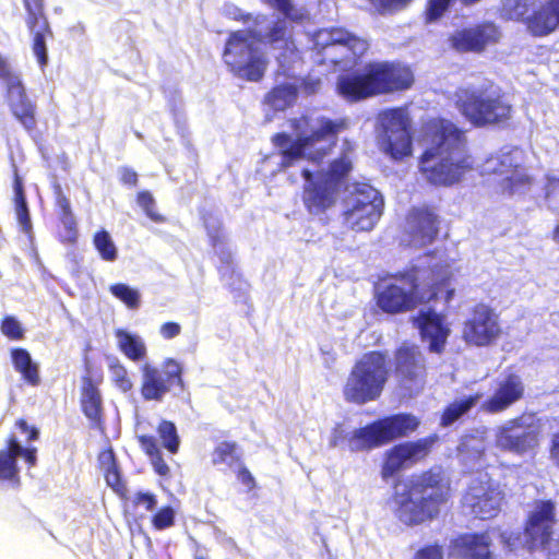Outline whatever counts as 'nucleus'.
I'll use <instances>...</instances> for the list:
<instances>
[{
	"label": "nucleus",
	"mask_w": 559,
	"mask_h": 559,
	"mask_svg": "<svg viewBox=\"0 0 559 559\" xmlns=\"http://www.w3.org/2000/svg\"><path fill=\"white\" fill-rule=\"evenodd\" d=\"M14 202H15V213L17 222L21 226V229L25 234H29L32 229L31 218L28 214V209L26 205V200L24 197L22 182L19 178L15 179L14 183Z\"/></svg>",
	"instance_id": "a19ab883"
},
{
	"label": "nucleus",
	"mask_w": 559,
	"mask_h": 559,
	"mask_svg": "<svg viewBox=\"0 0 559 559\" xmlns=\"http://www.w3.org/2000/svg\"><path fill=\"white\" fill-rule=\"evenodd\" d=\"M11 358L13 366L17 372H20L23 379L32 384L37 385L39 383L38 366L35 364L26 349L16 348L11 352Z\"/></svg>",
	"instance_id": "f704fd0d"
},
{
	"label": "nucleus",
	"mask_w": 559,
	"mask_h": 559,
	"mask_svg": "<svg viewBox=\"0 0 559 559\" xmlns=\"http://www.w3.org/2000/svg\"><path fill=\"white\" fill-rule=\"evenodd\" d=\"M110 293L121 300L127 307L135 309L140 305V293L126 284H114L109 287Z\"/></svg>",
	"instance_id": "a18cd8bd"
},
{
	"label": "nucleus",
	"mask_w": 559,
	"mask_h": 559,
	"mask_svg": "<svg viewBox=\"0 0 559 559\" xmlns=\"http://www.w3.org/2000/svg\"><path fill=\"white\" fill-rule=\"evenodd\" d=\"M522 163L523 151L515 147L497 157L487 159L483 165L481 173L500 176L502 190L513 194L523 191L531 183V178L525 168L522 167Z\"/></svg>",
	"instance_id": "2eb2a0df"
},
{
	"label": "nucleus",
	"mask_w": 559,
	"mask_h": 559,
	"mask_svg": "<svg viewBox=\"0 0 559 559\" xmlns=\"http://www.w3.org/2000/svg\"><path fill=\"white\" fill-rule=\"evenodd\" d=\"M134 502L144 507L147 511H153L157 503L155 496L148 492H138Z\"/></svg>",
	"instance_id": "5fc2aeb1"
},
{
	"label": "nucleus",
	"mask_w": 559,
	"mask_h": 559,
	"mask_svg": "<svg viewBox=\"0 0 559 559\" xmlns=\"http://www.w3.org/2000/svg\"><path fill=\"white\" fill-rule=\"evenodd\" d=\"M8 100L14 117L27 129L35 127L34 106L28 100L19 76H10Z\"/></svg>",
	"instance_id": "a878e982"
},
{
	"label": "nucleus",
	"mask_w": 559,
	"mask_h": 559,
	"mask_svg": "<svg viewBox=\"0 0 559 559\" xmlns=\"http://www.w3.org/2000/svg\"><path fill=\"white\" fill-rule=\"evenodd\" d=\"M414 322L420 331L423 341L428 343L429 350L441 353L450 334L444 318L432 309H421Z\"/></svg>",
	"instance_id": "4be33fe9"
},
{
	"label": "nucleus",
	"mask_w": 559,
	"mask_h": 559,
	"mask_svg": "<svg viewBox=\"0 0 559 559\" xmlns=\"http://www.w3.org/2000/svg\"><path fill=\"white\" fill-rule=\"evenodd\" d=\"M286 19L294 22H302L309 17V13L305 8H296L289 3V0L283 7L277 8Z\"/></svg>",
	"instance_id": "603ef678"
},
{
	"label": "nucleus",
	"mask_w": 559,
	"mask_h": 559,
	"mask_svg": "<svg viewBox=\"0 0 559 559\" xmlns=\"http://www.w3.org/2000/svg\"><path fill=\"white\" fill-rule=\"evenodd\" d=\"M81 403L83 412L87 418L94 421L99 420L102 413V396L91 379L84 380Z\"/></svg>",
	"instance_id": "e433bc0d"
},
{
	"label": "nucleus",
	"mask_w": 559,
	"mask_h": 559,
	"mask_svg": "<svg viewBox=\"0 0 559 559\" xmlns=\"http://www.w3.org/2000/svg\"><path fill=\"white\" fill-rule=\"evenodd\" d=\"M531 0H504L503 11L513 20L523 17L527 12V7Z\"/></svg>",
	"instance_id": "de8ad7c7"
},
{
	"label": "nucleus",
	"mask_w": 559,
	"mask_h": 559,
	"mask_svg": "<svg viewBox=\"0 0 559 559\" xmlns=\"http://www.w3.org/2000/svg\"><path fill=\"white\" fill-rule=\"evenodd\" d=\"M141 370V392L145 400L162 401L173 384L177 383L182 386V368L175 359H167L165 361L164 371L147 362L142 366Z\"/></svg>",
	"instance_id": "6ab92c4d"
},
{
	"label": "nucleus",
	"mask_w": 559,
	"mask_h": 559,
	"mask_svg": "<svg viewBox=\"0 0 559 559\" xmlns=\"http://www.w3.org/2000/svg\"><path fill=\"white\" fill-rule=\"evenodd\" d=\"M481 399V394L463 396L449 404L443 411L440 419L442 427H449L465 415Z\"/></svg>",
	"instance_id": "c9c22d12"
},
{
	"label": "nucleus",
	"mask_w": 559,
	"mask_h": 559,
	"mask_svg": "<svg viewBox=\"0 0 559 559\" xmlns=\"http://www.w3.org/2000/svg\"><path fill=\"white\" fill-rule=\"evenodd\" d=\"M551 456L556 464L559 466V433L554 436L552 447H551Z\"/></svg>",
	"instance_id": "774afa93"
},
{
	"label": "nucleus",
	"mask_w": 559,
	"mask_h": 559,
	"mask_svg": "<svg viewBox=\"0 0 559 559\" xmlns=\"http://www.w3.org/2000/svg\"><path fill=\"white\" fill-rule=\"evenodd\" d=\"M407 485H396L393 498L394 512L406 525H418L439 514L441 504L449 498V481L440 467L415 476Z\"/></svg>",
	"instance_id": "20e7f679"
},
{
	"label": "nucleus",
	"mask_w": 559,
	"mask_h": 559,
	"mask_svg": "<svg viewBox=\"0 0 559 559\" xmlns=\"http://www.w3.org/2000/svg\"><path fill=\"white\" fill-rule=\"evenodd\" d=\"M437 439V436H429L415 442H405L393 447L385 453L381 471L382 478L386 480L408 464L425 457Z\"/></svg>",
	"instance_id": "aec40b11"
},
{
	"label": "nucleus",
	"mask_w": 559,
	"mask_h": 559,
	"mask_svg": "<svg viewBox=\"0 0 559 559\" xmlns=\"http://www.w3.org/2000/svg\"><path fill=\"white\" fill-rule=\"evenodd\" d=\"M105 478L108 486L112 487L114 489H117V487L120 484V476L116 466H112V468H107L105 471Z\"/></svg>",
	"instance_id": "13d9d810"
},
{
	"label": "nucleus",
	"mask_w": 559,
	"mask_h": 559,
	"mask_svg": "<svg viewBox=\"0 0 559 559\" xmlns=\"http://www.w3.org/2000/svg\"><path fill=\"white\" fill-rule=\"evenodd\" d=\"M386 379L385 356L368 353L353 368L344 388L345 399L357 404L373 401L380 396Z\"/></svg>",
	"instance_id": "6e6552de"
},
{
	"label": "nucleus",
	"mask_w": 559,
	"mask_h": 559,
	"mask_svg": "<svg viewBox=\"0 0 559 559\" xmlns=\"http://www.w3.org/2000/svg\"><path fill=\"white\" fill-rule=\"evenodd\" d=\"M138 203L151 219L155 222L162 221V216L154 211L155 201L150 192L143 191L139 193Z\"/></svg>",
	"instance_id": "8fccbe9b"
},
{
	"label": "nucleus",
	"mask_w": 559,
	"mask_h": 559,
	"mask_svg": "<svg viewBox=\"0 0 559 559\" xmlns=\"http://www.w3.org/2000/svg\"><path fill=\"white\" fill-rule=\"evenodd\" d=\"M408 226L424 245L438 240L437 217L428 210H414L408 215Z\"/></svg>",
	"instance_id": "7c9ffc66"
},
{
	"label": "nucleus",
	"mask_w": 559,
	"mask_h": 559,
	"mask_svg": "<svg viewBox=\"0 0 559 559\" xmlns=\"http://www.w3.org/2000/svg\"><path fill=\"white\" fill-rule=\"evenodd\" d=\"M502 334L498 313L487 305H476L462 329V337L466 344L477 347L490 346Z\"/></svg>",
	"instance_id": "f3484780"
},
{
	"label": "nucleus",
	"mask_w": 559,
	"mask_h": 559,
	"mask_svg": "<svg viewBox=\"0 0 559 559\" xmlns=\"http://www.w3.org/2000/svg\"><path fill=\"white\" fill-rule=\"evenodd\" d=\"M352 168V160L347 154L329 165L328 170L312 171L302 169L306 179L304 188V204L311 214H321L332 207L337 199V181Z\"/></svg>",
	"instance_id": "0eeeda50"
},
{
	"label": "nucleus",
	"mask_w": 559,
	"mask_h": 559,
	"mask_svg": "<svg viewBox=\"0 0 559 559\" xmlns=\"http://www.w3.org/2000/svg\"><path fill=\"white\" fill-rule=\"evenodd\" d=\"M524 393V384L516 374H508L500 379L495 394L487 400L481 409L488 413H500L519 401Z\"/></svg>",
	"instance_id": "b1692460"
},
{
	"label": "nucleus",
	"mask_w": 559,
	"mask_h": 559,
	"mask_svg": "<svg viewBox=\"0 0 559 559\" xmlns=\"http://www.w3.org/2000/svg\"><path fill=\"white\" fill-rule=\"evenodd\" d=\"M499 32L493 24H483L473 28L455 32L451 38V46L457 51H480L487 45L499 39Z\"/></svg>",
	"instance_id": "5701e85b"
},
{
	"label": "nucleus",
	"mask_w": 559,
	"mask_h": 559,
	"mask_svg": "<svg viewBox=\"0 0 559 559\" xmlns=\"http://www.w3.org/2000/svg\"><path fill=\"white\" fill-rule=\"evenodd\" d=\"M108 367L111 381L122 392H128L132 389V381L128 376V371L118 358L112 357L108 359Z\"/></svg>",
	"instance_id": "37998d69"
},
{
	"label": "nucleus",
	"mask_w": 559,
	"mask_h": 559,
	"mask_svg": "<svg viewBox=\"0 0 559 559\" xmlns=\"http://www.w3.org/2000/svg\"><path fill=\"white\" fill-rule=\"evenodd\" d=\"M538 445V428L532 415H522L495 428V447L503 452L524 455Z\"/></svg>",
	"instance_id": "ddd939ff"
},
{
	"label": "nucleus",
	"mask_w": 559,
	"mask_h": 559,
	"mask_svg": "<svg viewBox=\"0 0 559 559\" xmlns=\"http://www.w3.org/2000/svg\"><path fill=\"white\" fill-rule=\"evenodd\" d=\"M119 349L131 360H142L146 356L143 338L122 329L115 332Z\"/></svg>",
	"instance_id": "72a5a7b5"
},
{
	"label": "nucleus",
	"mask_w": 559,
	"mask_h": 559,
	"mask_svg": "<svg viewBox=\"0 0 559 559\" xmlns=\"http://www.w3.org/2000/svg\"><path fill=\"white\" fill-rule=\"evenodd\" d=\"M499 536L500 542L509 549H515L522 542L519 534L511 532L498 533L496 530L483 534H471L454 540L450 559H490L489 546L492 537Z\"/></svg>",
	"instance_id": "a211bd4d"
},
{
	"label": "nucleus",
	"mask_w": 559,
	"mask_h": 559,
	"mask_svg": "<svg viewBox=\"0 0 559 559\" xmlns=\"http://www.w3.org/2000/svg\"><path fill=\"white\" fill-rule=\"evenodd\" d=\"M141 448L150 456L154 471L160 476L169 474V467L163 459L162 451L152 436L142 435L138 437Z\"/></svg>",
	"instance_id": "58836bf2"
},
{
	"label": "nucleus",
	"mask_w": 559,
	"mask_h": 559,
	"mask_svg": "<svg viewBox=\"0 0 559 559\" xmlns=\"http://www.w3.org/2000/svg\"><path fill=\"white\" fill-rule=\"evenodd\" d=\"M383 199L368 183H354L344 201V223L354 231H369L380 219Z\"/></svg>",
	"instance_id": "9d476101"
},
{
	"label": "nucleus",
	"mask_w": 559,
	"mask_h": 559,
	"mask_svg": "<svg viewBox=\"0 0 559 559\" xmlns=\"http://www.w3.org/2000/svg\"><path fill=\"white\" fill-rule=\"evenodd\" d=\"M383 445L377 423H372L361 428L353 429L350 432L352 452L369 451Z\"/></svg>",
	"instance_id": "473e14b6"
},
{
	"label": "nucleus",
	"mask_w": 559,
	"mask_h": 559,
	"mask_svg": "<svg viewBox=\"0 0 559 559\" xmlns=\"http://www.w3.org/2000/svg\"><path fill=\"white\" fill-rule=\"evenodd\" d=\"M292 128L294 135L280 133L273 138L278 153L269 156L267 162L278 165L280 169L294 166L305 157L321 160L333 146L336 134L344 129V122L311 115L294 119Z\"/></svg>",
	"instance_id": "7ed1b4c3"
},
{
	"label": "nucleus",
	"mask_w": 559,
	"mask_h": 559,
	"mask_svg": "<svg viewBox=\"0 0 559 559\" xmlns=\"http://www.w3.org/2000/svg\"><path fill=\"white\" fill-rule=\"evenodd\" d=\"M270 45L275 51L278 67L284 74L299 62V51L292 38V29L286 19L278 16H257L254 27L236 31L228 37L223 59L226 66L239 78L258 81L266 68V57L262 46Z\"/></svg>",
	"instance_id": "f257e3e1"
},
{
	"label": "nucleus",
	"mask_w": 559,
	"mask_h": 559,
	"mask_svg": "<svg viewBox=\"0 0 559 559\" xmlns=\"http://www.w3.org/2000/svg\"><path fill=\"white\" fill-rule=\"evenodd\" d=\"M376 423L383 444L408 436L419 426V419L411 414H397Z\"/></svg>",
	"instance_id": "cd10ccee"
},
{
	"label": "nucleus",
	"mask_w": 559,
	"mask_h": 559,
	"mask_svg": "<svg viewBox=\"0 0 559 559\" xmlns=\"http://www.w3.org/2000/svg\"><path fill=\"white\" fill-rule=\"evenodd\" d=\"M236 444L229 442L219 443L212 453L213 465H225L231 467L238 461Z\"/></svg>",
	"instance_id": "c03bdc74"
},
{
	"label": "nucleus",
	"mask_w": 559,
	"mask_h": 559,
	"mask_svg": "<svg viewBox=\"0 0 559 559\" xmlns=\"http://www.w3.org/2000/svg\"><path fill=\"white\" fill-rule=\"evenodd\" d=\"M455 104L461 114L478 127L503 121L511 112L510 105L492 88H461L455 93Z\"/></svg>",
	"instance_id": "1a4fd4ad"
},
{
	"label": "nucleus",
	"mask_w": 559,
	"mask_h": 559,
	"mask_svg": "<svg viewBox=\"0 0 559 559\" xmlns=\"http://www.w3.org/2000/svg\"><path fill=\"white\" fill-rule=\"evenodd\" d=\"M159 332L164 338L170 340L180 334L181 326H180V324L175 323V322H167L160 326Z\"/></svg>",
	"instance_id": "4d7b16f0"
},
{
	"label": "nucleus",
	"mask_w": 559,
	"mask_h": 559,
	"mask_svg": "<svg viewBox=\"0 0 559 559\" xmlns=\"http://www.w3.org/2000/svg\"><path fill=\"white\" fill-rule=\"evenodd\" d=\"M350 432H352V430H349L344 425H342V424L336 425L331 432V437H330V441H329L330 447L331 448H340V447L346 445L349 449L350 448Z\"/></svg>",
	"instance_id": "49530a36"
},
{
	"label": "nucleus",
	"mask_w": 559,
	"mask_h": 559,
	"mask_svg": "<svg viewBox=\"0 0 559 559\" xmlns=\"http://www.w3.org/2000/svg\"><path fill=\"white\" fill-rule=\"evenodd\" d=\"M94 245H96V246H99V245H112L111 240H110L109 234L107 231H105V230H102V231L97 233L94 236Z\"/></svg>",
	"instance_id": "69168bd1"
},
{
	"label": "nucleus",
	"mask_w": 559,
	"mask_h": 559,
	"mask_svg": "<svg viewBox=\"0 0 559 559\" xmlns=\"http://www.w3.org/2000/svg\"><path fill=\"white\" fill-rule=\"evenodd\" d=\"M300 63L301 59L299 58V62L289 71L290 75L284 74L283 70L278 67V74L282 73L284 76L294 81L277 85L267 94L266 103L275 110H284L295 102L297 97V80L295 75L296 69Z\"/></svg>",
	"instance_id": "2f4dec72"
},
{
	"label": "nucleus",
	"mask_w": 559,
	"mask_h": 559,
	"mask_svg": "<svg viewBox=\"0 0 559 559\" xmlns=\"http://www.w3.org/2000/svg\"><path fill=\"white\" fill-rule=\"evenodd\" d=\"M221 277L224 285L238 297L246 295L249 290V283L242 275L231 265L221 269Z\"/></svg>",
	"instance_id": "ea45409f"
},
{
	"label": "nucleus",
	"mask_w": 559,
	"mask_h": 559,
	"mask_svg": "<svg viewBox=\"0 0 559 559\" xmlns=\"http://www.w3.org/2000/svg\"><path fill=\"white\" fill-rule=\"evenodd\" d=\"M120 174H121V180L124 183H128V185H135L136 183L138 176H136V174L133 170L128 169V168H123Z\"/></svg>",
	"instance_id": "0e129e2a"
},
{
	"label": "nucleus",
	"mask_w": 559,
	"mask_h": 559,
	"mask_svg": "<svg viewBox=\"0 0 559 559\" xmlns=\"http://www.w3.org/2000/svg\"><path fill=\"white\" fill-rule=\"evenodd\" d=\"M100 258L106 261H114L117 258L116 247H96Z\"/></svg>",
	"instance_id": "680f3d73"
},
{
	"label": "nucleus",
	"mask_w": 559,
	"mask_h": 559,
	"mask_svg": "<svg viewBox=\"0 0 559 559\" xmlns=\"http://www.w3.org/2000/svg\"><path fill=\"white\" fill-rule=\"evenodd\" d=\"M420 143L425 148L420 171L432 185H453L472 168L465 134L450 120L436 118L425 122Z\"/></svg>",
	"instance_id": "f03ea898"
},
{
	"label": "nucleus",
	"mask_w": 559,
	"mask_h": 559,
	"mask_svg": "<svg viewBox=\"0 0 559 559\" xmlns=\"http://www.w3.org/2000/svg\"><path fill=\"white\" fill-rule=\"evenodd\" d=\"M388 93L409 88L414 76L409 68L385 62Z\"/></svg>",
	"instance_id": "4c0bfd02"
},
{
	"label": "nucleus",
	"mask_w": 559,
	"mask_h": 559,
	"mask_svg": "<svg viewBox=\"0 0 559 559\" xmlns=\"http://www.w3.org/2000/svg\"><path fill=\"white\" fill-rule=\"evenodd\" d=\"M380 148L393 159L399 160L412 154L409 117L405 109L394 108L379 115Z\"/></svg>",
	"instance_id": "9b49d317"
},
{
	"label": "nucleus",
	"mask_w": 559,
	"mask_h": 559,
	"mask_svg": "<svg viewBox=\"0 0 559 559\" xmlns=\"http://www.w3.org/2000/svg\"><path fill=\"white\" fill-rule=\"evenodd\" d=\"M451 0H429L427 9V20L429 22L437 21L447 11Z\"/></svg>",
	"instance_id": "864d4df0"
},
{
	"label": "nucleus",
	"mask_w": 559,
	"mask_h": 559,
	"mask_svg": "<svg viewBox=\"0 0 559 559\" xmlns=\"http://www.w3.org/2000/svg\"><path fill=\"white\" fill-rule=\"evenodd\" d=\"M555 503L551 501L540 500L536 501L530 511L524 532V544L531 551H549L555 545Z\"/></svg>",
	"instance_id": "dca6fc26"
},
{
	"label": "nucleus",
	"mask_w": 559,
	"mask_h": 559,
	"mask_svg": "<svg viewBox=\"0 0 559 559\" xmlns=\"http://www.w3.org/2000/svg\"><path fill=\"white\" fill-rule=\"evenodd\" d=\"M157 433L162 440L163 447L171 454L178 452L180 439L174 423L163 420L157 427Z\"/></svg>",
	"instance_id": "79ce46f5"
},
{
	"label": "nucleus",
	"mask_w": 559,
	"mask_h": 559,
	"mask_svg": "<svg viewBox=\"0 0 559 559\" xmlns=\"http://www.w3.org/2000/svg\"><path fill=\"white\" fill-rule=\"evenodd\" d=\"M503 499L500 485L487 473H479L471 478L463 497V506L474 516L488 520L500 512Z\"/></svg>",
	"instance_id": "f8f14e48"
},
{
	"label": "nucleus",
	"mask_w": 559,
	"mask_h": 559,
	"mask_svg": "<svg viewBox=\"0 0 559 559\" xmlns=\"http://www.w3.org/2000/svg\"><path fill=\"white\" fill-rule=\"evenodd\" d=\"M415 559H443V552L438 546H429L417 551Z\"/></svg>",
	"instance_id": "6e6d98bb"
},
{
	"label": "nucleus",
	"mask_w": 559,
	"mask_h": 559,
	"mask_svg": "<svg viewBox=\"0 0 559 559\" xmlns=\"http://www.w3.org/2000/svg\"><path fill=\"white\" fill-rule=\"evenodd\" d=\"M28 11V26L34 35L33 51L38 63L44 67L47 63L48 56L46 50V39L51 36L47 20L43 15L41 0H25Z\"/></svg>",
	"instance_id": "393cba45"
},
{
	"label": "nucleus",
	"mask_w": 559,
	"mask_h": 559,
	"mask_svg": "<svg viewBox=\"0 0 559 559\" xmlns=\"http://www.w3.org/2000/svg\"><path fill=\"white\" fill-rule=\"evenodd\" d=\"M17 457H23L31 466L36 463L35 450L25 449L11 438L8 445L0 450V479L19 483Z\"/></svg>",
	"instance_id": "bb28decb"
},
{
	"label": "nucleus",
	"mask_w": 559,
	"mask_h": 559,
	"mask_svg": "<svg viewBox=\"0 0 559 559\" xmlns=\"http://www.w3.org/2000/svg\"><path fill=\"white\" fill-rule=\"evenodd\" d=\"M527 28L536 36H545L559 27V15L551 4V0H547L539 7L526 21Z\"/></svg>",
	"instance_id": "c756f323"
},
{
	"label": "nucleus",
	"mask_w": 559,
	"mask_h": 559,
	"mask_svg": "<svg viewBox=\"0 0 559 559\" xmlns=\"http://www.w3.org/2000/svg\"><path fill=\"white\" fill-rule=\"evenodd\" d=\"M1 332L12 338L20 340L23 337V329L20 322L13 317H7L1 324Z\"/></svg>",
	"instance_id": "09e8293b"
},
{
	"label": "nucleus",
	"mask_w": 559,
	"mask_h": 559,
	"mask_svg": "<svg viewBox=\"0 0 559 559\" xmlns=\"http://www.w3.org/2000/svg\"><path fill=\"white\" fill-rule=\"evenodd\" d=\"M175 512L170 507L160 509L153 518V525L157 530L170 527L174 524Z\"/></svg>",
	"instance_id": "3c124183"
},
{
	"label": "nucleus",
	"mask_w": 559,
	"mask_h": 559,
	"mask_svg": "<svg viewBox=\"0 0 559 559\" xmlns=\"http://www.w3.org/2000/svg\"><path fill=\"white\" fill-rule=\"evenodd\" d=\"M451 276L447 267L432 271V280L426 284L419 281L414 271L391 275L376 287L377 306L385 313L397 314L415 309L418 305L429 301L438 295L439 287H447Z\"/></svg>",
	"instance_id": "39448f33"
},
{
	"label": "nucleus",
	"mask_w": 559,
	"mask_h": 559,
	"mask_svg": "<svg viewBox=\"0 0 559 559\" xmlns=\"http://www.w3.org/2000/svg\"><path fill=\"white\" fill-rule=\"evenodd\" d=\"M206 229L209 230V235L214 241H218L219 238V231H221V224L219 222L215 219H207L205 221Z\"/></svg>",
	"instance_id": "052dcab7"
},
{
	"label": "nucleus",
	"mask_w": 559,
	"mask_h": 559,
	"mask_svg": "<svg viewBox=\"0 0 559 559\" xmlns=\"http://www.w3.org/2000/svg\"><path fill=\"white\" fill-rule=\"evenodd\" d=\"M486 441L480 436H465L459 448V459L467 469H478L485 467L487 463Z\"/></svg>",
	"instance_id": "c85d7f7f"
},
{
	"label": "nucleus",
	"mask_w": 559,
	"mask_h": 559,
	"mask_svg": "<svg viewBox=\"0 0 559 559\" xmlns=\"http://www.w3.org/2000/svg\"><path fill=\"white\" fill-rule=\"evenodd\" d=\"M385 62L366 66L364 71L341 76L337 82L340 94L348 100H358L388 93Z\"/></svg>",
	"instance_id": "4468645a"
},
{
	"label": "nucleus",
	"mask_w": 559,
	"mask_h": 559,
	"mask_svg": "<svg viewBox=\"0 0 559 559\" xmlns=\"http://www.w3.org/2000/svg\"><path fill=\"white\" fill-rule=\"evenodd\" d=\"M10 76L16 75L12 72L10 63L0 55V79L4 80L8 85Z\"/></svg>",
	"instance_id": "bf43d9fd"
},
{
	"label": "nucleus",
	"mask_w": 559,
	"mask_h": 559,
	"mask_svg": "<svg viewBox=\"0 0 559 559\" xmlns=\"http://www.w3.org/2000/svg\"><path fill=\"white\" fill-rule=\"evenodd\" d=\"M99 462L105 471L107 468H112V466H116L114 453L111 451L103 452L99 455Z\"/></svg>",
	"instance_id": "e2e57ef3"
},
{
	"label": "nucleus",
	"mask_w": 559,
	"mask_h": 559,
	"mask_svg": "<svg viewBox=\"0 0 559 559\" xmlns=\"http://www.w3.org/2000/svg\"><path fill=\"white\" fill-rule=\"evenodd\" d=\"M395 368L405 388L418 390L423 386L426 365L424 355L417 346L403 344L395 355Z\"/></svg>",
	"instance_id": "412c9836"
},
{
	"label": "nucleus",
	"mask_w": 559,
	"mask_h": 559,
	"mask_svg": "<svg viewBox=\"0 0 559 559\" xmlns=\"http://www.w3.org/2000/svg\"><path fill=\"white\" fill-rule=\"evenodd\" d=\"M312 50L320 63H330L340 70L356 64L357 59L368 49V43L344 28L332 27L317 31L311 36Z\"/></svg>",
	"instance_id": "423d86ee"
},
{
	"label": "nucleus",
	"mask_w": 559,
	"mask_h": 559,
	"mask_svg": "<svg viewBox=\"0 0 559 559\" xmlns=\"http://www.w3.org/2000/svg\"><path fill=\"white\" fill-rule=\"evenodd\" d=\"M559 187V178L547 176L546 195L549 197Z\"/></svg>",
	"instance_id": "338daca9"
}]
</instances>
